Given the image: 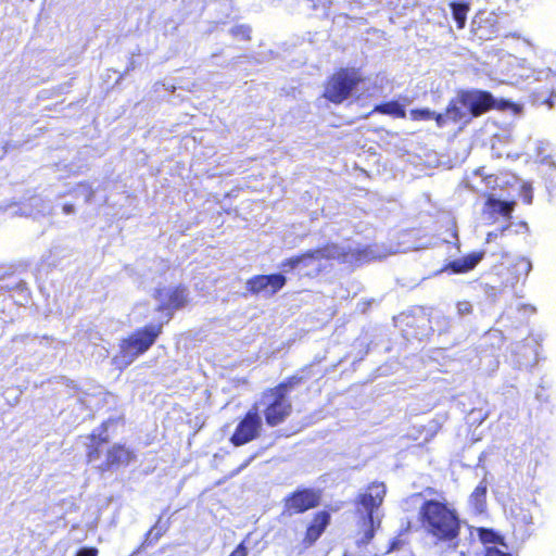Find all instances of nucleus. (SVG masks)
Wrapping results in <instances>:
<instances>
[{"mask_svg":"<svg viewBox=\"0 0 556 556\" xmlns=\"http://www.w3.org/2000/svg\"><path fill=\"white\" fill-rule=\"evenodd\" d=\"M318 494L314 491L304 490L294 493L286 502V508L290 514H300L318 504Z\"/></svg>","mask_w":556,"mask_h":556,"instance_id":"4468645a","label":"nucleus"},{"mask_svg":"<svg viewBox=\"0 0 556 556\" xmlns=\"http://www.w3.org/2000/svg\"><path fill=\"white\" fill-rule=\"evenodd\" d=\"M506 39H509V36H506ZM510 39H515V36H510Z\"/></svg>","mask_w":556,"mask_h":556,"instance_id":"4c0bfd02","label":"nucleus"},{"mask_svg":"<svg viewBox=\"0 0 556 556\" xmlns=\"http://www.w3.org/2000/svg\"><path fill=\"white\" fill-rule=\"evenodd\" d=\"M531 268L528 258L505 253L491 267L493 283L490 287L498 291L514 289L518 283L526 281Z\"/></svg>","mask_w":556,"mask_h":556,"instance_id":"7ed1b4c3","label":"nucleus"},{"mask_svg":"<svg viewBox=\"0 0 556 556\" xmlns=\"http://www.w3.org/2000/svg\"><path fill=\"white\" fill-rule=\"evenodd\" d=\"M525 202L527 204H530L532 202V194H529V195L525 197Z\"/></svg>","mask_w":556,"mask_h":556,"instance_id":"72a5a7b5","label":"nucleus"},{"mask_svg":"<svg viewBox=\"0 0 556 556\" xmlns=\"http://www.w3.org/2000/svg\"><path fill=\"white\" fill-rule=\"evenodd\" d=\"M489 544H493L489 546V556H513L504 536L492 529H489Z\"/></svg>","mask_w":556,"mask_h":556,"instance_id":"2eb2a0df","label":"nucleus"},{"mask_svg":"<svg viewBox=\"0 0 556 556\" xmlns=\"http://www.w3.org/2000/svg\"><path fill=\"white\" fill-rule=\"evenodd\" d=\"M286 277L281 274L260 275L248 280L247 288L254 294L263 293L270 296L286 285Z\"/></svg>","mask_w":556,"mask_h":556,"instance_id":"f8f14e48","label":"nucleus"},{"mask_svg":"<svg viewBox=\"0 0 556 556\" xmlns=\"http://www.w3.org/2000/svg\"><path fill=\"white\" fill-rule=\"evenodd\" d=\"M483 254H471L466 257L455 260L447 265V268H451L453 273H466L472 269L481 260Z\"/></svg>","mask_w":556,"mask_h":556,"instance_id":"6ab92c4d","label":"nucleus"},{"mask_svg":"<svg viewBox=\"0 0 556 556\" xmlns=\"http://www.w3.org/2000/svg\"><path fill=\"white\" fill-rule=\"evenodd\" d=\"M486 503V485L484 478L475 489L469 498V505L476 514H482L485 510Z\"/></svg>","mask_w":556,"mask_h":556,"instance_id":"f3484780","label":"nucleus"},{"mask_svg":"<svg viewBox=\"0 0 556 556\" xmlns=\"http://www.w3.org/2000/svg\"><path fill=\"white\" fill-rule=\"evenodd\" d=\"M262 429V419L258 415L257 407H253L248 412L245 417L238 424L230 441L236 446L243 445L260 435Z\"/></svg>","mask_w":556,"mask_h":556,"instance_id":"9d476101","label":"nucleus"},{"mask_svg":"<svg viewBox=\"0 0 556 556\" xmlns=\"http://www.w3.org/2000/svg\"><path fill=\"white\" fill-rule=\"evenodd\" d=\"M522 521H523L525 523H530V522H531V516H530V515L525 516V517L522 518Z\"/></svg>","mask_w":556,"mask_h":556,"instance_id":"f704fd0d","label":"nucleus"},{"mask_svg":"<svg viewBox=\"0 0 556 556\" xmlns=\"http://www.w3.org/2000/svg\"><path fill=\"white\" fill-rule=\"evenodd\" d=\"M329 521V514L326 511L319 513L316 515V517L313 520V523L308 527L306 532V540L309 543L315 542L323 531L325 530L326 526Z\"/></svg>","mask_w":556,"mask_h":556,"instance_id":"dca6fc26","label":"nucleus"},{"mask_svg":"<svg viewBox=\"0 0 556 556\" xmlns=\"http://www.w3.org/2000/svg\"><path fill=\"white\" fill-rule=\"evenodd\" d=\"M230 33L235 38L242 39V40H249L251 29L249 26L238 25V26L232 27L230 29Z\"/></svg>","mask_w":556,"mask_h":556,"instance_id":"393cba45","label":"nucleus"},{"mask_svg":"<svg viewBox=\"0 0 556 556\" xmlns=\"http://www.w3.org/2000/svg\"><path fill=\"white\" fill-rule=\"evenodd\" d=\"M486 111V93L482 91H462L453 99L445 113L437 114L429 109L412 110L410 117L414 121L435 119L439 127L447 122L467 123L471 117L479 116Z\"/></svg>","mask_w":556,"mask_h":556,"instance_id":"f257e3e1","label":"nucleus"},{"mask_svg":"<svg viewBox=\"0 0 556 556\" xmlns=\"http://www.w3.org/2000/svg\"><path fill=\"white\" fill-rule=\"evenodd\" d=\"M248 551L243 543L239 544L237 548L230 554V556H247Z\"/></svg>","mask_w":556,"mask_h":556,"instance_id":"c85d7f7f","label":"nucleus"},{"mask_svg":"<svg viewBox=\"0 0 556 556\" xmlns=\"http://www.w3.org/2000/svg\"><path fill=\"white\" fill-rule=\"evenodd\" d=\"M162 531L161 530H157L156 527H154L153 529L150 530V532L148 533V538H147V542L149 544H151L152 540L154 541H157L161 536H162Z\"/></svg>","mask_w":556,"mask_h":556,"instance_id":"bb28decb","label":"nucleus"},{"mask_svg":"<svg viewBox=\"0 0 556 556\" xmlns=\"http://www.w3.org/2000/svg\"><path fill=\"white\" fill-rule=\"evenodd\" d=\"M161 330V325H150L124 339L119 345V353L113 358L114 364L118 368L130 365L154 343Z\"/></svg>","mask_w":556,"mask_h":556,"instance_id":"39448f33","label":"nucleus"},{"mask_svg":"<svg viewBox=\"0 0 556 556\" xmlns=\"http://www.w3.org/2000/svg\"><path fill=\"white\" fill-rule=\"evenodd\" d=\"M380 525V519H375V522H370L368 520V518L366 517V521H365V531H364V535L363 538L358 541V543L361 544H368L370 542V540L374 538V533H375V528L376 527H379Z\"/></svg>","mask_w":556,"mask_h":556,"instance_id":"5701e85b","label":"nucleus"},{"mask_svg":"<svg viewBox=\"0 0 556 556\" xmlns=\"http://www.w3.org/2000/svg\"><path fill=\"white\" fill-rule=\"evenodd\" d=\"M492 58L496 59L492 63V73L497 79L517 83L527 77L529 65L526 59H519L508 52L502 55L494 53Z\"/></svg>","mask_w":556,"mask_h":556,"instance_id":"6e6552de","label":"nucleus"},{"mask_svg":"<svg viewBox=\"0 0 556 556\" xmlns=\"http://www.w3.org/2000/svg\"><path fill=\"white\" fill-rule=\"evenodd\" d=\"M76 556H98V549L93 547H84L78 551Z\"/></svg>","mask_w":556,"mask_h":556,"instance_id":"cd10ccee","label":"nucleus"},{"mask_svg":"<svg viewBox=\"0 0 556 556\" xmlns=\"http://www.w3.org/2000/svg\"><path fill=\"white\" fill-rule=\"evenodd\" d=\"M478 531H479L481 542L483 544H485L486 543V530L484 528H479Z\"/></svg>","mask_w":556,"mask_h":556,"instance_id":"7c9ffc66","label":"nucleus"},{"mask_svg":"<svg viewBox=\"0 0 556 556\" xmlns=\"http://www.w3.org/2000/svg\"><path fill=\"white\" fill-rule=\"evenodd\" d=\"M471 304L469 302H458L457 303V312L460 316L469 314L471 312Z\"/></svg>","mask_w":556,"mask_h":556,"instance_id":"a878e982","label":"nucleus"},{"mask_svg":"<svg viewBox=\"0 0 556 556\" xmlns=\"http://www.w3.org/2000/svg\"><path fill=\"white\" fill-rule=\"evenodd\" d=\"M79 189L81 190V193L86 195V201H90L92 191L89 189V187L86 185H80Z\"/></svg>","mask_w":556,"mask_h":556,"instance_id":"c756f323","label":"nucleus"},{"mask_svg":"<svg viewBox=\"0 0 556 556\" xmlns=\"http://www.w3.org/2000/svg\"><path fill=\"white\" fill-rule=\"evenodd\" d=\"M375 112L393 115L395 117H404L405 110L397 102H389L386 104L377 105Z\"/></svg>","mask_w":556,"mask_h":556,"instance_id":"412c9836","label":"nucleus"},{"mask_svg":"<svg viewBox=\"0 0 556 556\" xmlns=\"http://www.w3.org/2000/svg\"><path fill=\"white\" fill-rule=\"evenodd\" d=\"M31 201H33V202H38V201H39V199L34 198Z\"/></svg>","mask_w":556,"mask_h":556,"instance_id":"e433bc0d","label":"nucleus"},{"mask_svg":"<svg viewBox=\"0 0 556 556\" xmlns=\"http://www.w3.org/2000/svg\"><path fill=\"white\" fill-rule=\"evenodd\" d=\"M248 464H249V462H247L245 464H243V465L240 467V469H242V468L247 467V465H248Z\"/></svg>","mask_w":556,"mask_h":556,"instance_id":"c9c22d12","label":"nucleus"},{"mask_svg":"<svg viewBox=\"0 0 556 556\" xmlns=\"http://www.w3.org/2000/svg\"><path fill=\"white\" fill-rule=\"evenodd\" d=\"M359 83L362 78L356 71L341 70L328 80L324 97L333 103H342L355 92Z\"/></svg>","mask_w":556,"mask_h":556,"instance_id":"0eeeda50","label":"nucleus"},{"mask_svg":"<svg viewBox=\"0 0 556 556\" xmlns=\"http://www.w3.org/2000/svg\"><path fill=\"white\" fill-rule=\"evenodd\" d=\"M387 489L381 482H374L369 484L358 495V511L365 513L370 522L378 519L377 510L383 502Z\"/></svg>","mask_w":556,"mask_h":556,"instance_id":"1a4fd4ad","label":"nucleus"},{"mask_svg":"<svg viewBox=\"0 0 556 556\" xmlns=\"http://www.w3.org/2000/svg\"><path fill=\"white\" fill-rule=\"evenodd\" d=\"M300 257H308L309 261L301 263L300 274L305 276H316L324 269V260H339L346 264H359L375 258H380L381 255L376 253L371 248L354 249L350 244L339 247L336 244L327 245L323 249L308 251Z\"/></svg>","mask_w":556,"mask_h":556,"instance_id":"f03ea898","label":"nucleus"},{"mask_svg":"<svg viewBox=\"0 0 556 556\" xmlns=\"http://www.w3.org/2000/svg\"><path fill=\"white\" fill-rule=\"evenodd\" d=\"M160 309H177L182 307L188 296L184 288H164L156 291Z\"/></svg>","mask_w":556,"mask_h":556,"instance_id":"ddd939ff","label":"nucleus"},{"mask_svg":"<svg viewBox=\"0 0 556 556\" xmlns=\"http://www.w3.org/2000/svg\"><path fill=\"white\" fill-rule=\"evenodd\" d=\"M63 212H64L65 214H72V213H74V206H73L72 204H65V205L63 206Z\"/></svg>","mask_w":556,"mask_h":556,"instance_id":"473e14b6","label":"nucleus"},{"mask_svg":"<svg viewBox=\"0 0 556 556\" xmlns=\"http://www.w3.org/2000/svg\"><path fill=\"white\" fill-rule=\"evenodd\" d=\"M129 458H130V454L125 447L115 445L108 452L106 465L108 466L124 465L129 462Z\"/></svg>","mask_w":556,"mask_h":556,"instance_id":"aec40b11","label":"nucleus"},{"mask_svg":"<svg viewBox=\"0 0 556 556\" xmlns=\"http://www.w3.org/2000/svg\"><path fill=\"white\" fill-rule=\"evenodd\" d=\"M492 110L507 112L511 115H516L521 112L522 106L509 100L497 99L493 97L491 93H489V111Z\"/></svg>","mask_w":556,"mask_h":556,"instance_id":"a211bd4d","label":"nucleus"},{"mask_svg":"<svg viewBox=\"0 0 556 556\" xmlns=\"http://www.w3.org/2000/svg\"><path fill=\"white\" fill-rule=\"evenodd\" d=\"M420 516L424 527L439 539L450 540L458 533L459 521L455 511L438 501L426 502Z\"/></svg>","mask_w":556,"mask_h":556,"instance_id":"20e7f679","label":"nucleus"},{"mask_svg":"<svg viewBox=\"0 0 556 556\" xmlns=\"http://www.w3.org/2000/svg\"><path fill=\"white\" fill-rule=\"evenodd\" d=\"M516 205L515 201H501L489 195V224H494L497 219L496 215L503 217L504 224L498 228L489 231V241L492 237H496L498 232L508 229L511 225V213Z\"/></svg>","mask_w":556,"mask_h":556,"instance_id":"9b49d317","label":"nucleus"},{"mask_svg":"<svg viewBox=\"0 0 556 556\" xmlns=\"http://www.w3.org/2000/svg\"><path fill=\"white\" fill-rule=\"evenodd\" d=\"M295 382L296 380L292 379L288 383H281L263 394L261 405L265 406L264 415L267 425L277 426L290 415L292 405L287 397V393Z\"/></svg>","mask_w":556,"mask_h":556,"instance_id":"423d86ee","label":"nucleus"},{"mask_svg":"<svg viewBox=\"0 0 556 556\" xmlns=\"http://www.w3.org/2000/svg\"><path fill=\"white\" fill-rule=\"evenodd\" d=\"M453 13V17L457 23L458 28H463L466 22V13H467V5L466 4H459V3H451L450 4Z\"/></svg>","mask_w":556,"mask_h":556,"instance_id":"4be33fe9","label":"nucleus"},{"mask_svg":"<svg viewBox=\"0 0 556 556\" xmlns=\"http://www.w3.org/2000/svg\"><path fill=\"white\" fill-rule=\"evenodd\" d=\"M98 450H93V451H90L88 453V460L91 463V462H94L96 458L98 457Z\"/></svg>","mask_w":556,"mask_h":556,"instance_id":"2f4dec72","label":"nucleus"},{"mask_svg":"<svg viewBox=\"0 0 556 556\" xmlns=\"http://www.w3.org/2000/svg\"><path fill=\"white\" fill-rule=\"evenodd\" d=\"M306 261H309V258L308 257H300V256L290 257V258L285 260L280 264V268L283 271H288L289 269H298L300 271L301 263H305Z\"/></svg>","mask_w":556,"mask_h":556,"instance_id":"b1692460","label":"nucleus"}]
</instances>
